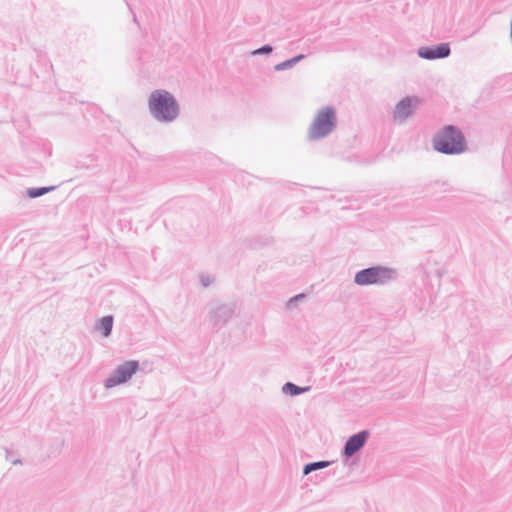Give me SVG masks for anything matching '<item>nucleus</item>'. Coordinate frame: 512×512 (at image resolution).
<instances>
[{"label": "nucleus", "mask_w": 512, "mask_h": 512, "mask_svg": "<svg viewBox=\"0 0 512 512\" xmlns=\"http://www.w3.org/2000/svg\"><path fill=\"white\" fill-rule=\"evenodd\" d=\"M434 151L443 155H460L468 150V143L462 130L453 124L443 126L432 138Z\"/></svg>", "instance_id": "f257e3e1"}, {"label": "nucleus", "mask_w": 512, "mask_h": 512, "mask_svg": "<svg viewBox=\"0 0 512 512\" xmlns=\"http://www.w3.org/2000/svg\"><path fill=\"white\" fill-rule=\"evenodd\" d=\"M148 107L150 114L160 123H171L180 114L177 99L164 89H156L149 95Z\"/></svg>", "instance_id": "f03ea898"}, {"label": "nucleus", "mask_w": 512, "mask_h": 512, "mask_svg": "<svg viewBox=\"0 0 512 512\" xmlns=\"http://www.w3.org/2000/svg\"><path fill=\"white\" fill-rule=\"evenodd\" d=\"M399 277L397 269L373 265L357 271L354 275V283L358 286H385L396 281Z\"/></svg>", "instance_id": "7ed1b4c3"}, {"label": "nucleus", "mask_w": 512, "mask_h": 512, "mask_svg": "<svg viewBox=\"0 0 512 512\" xmlns=\"http://www.w3.org/2000/svg\"><path fill=\"white\" fill-rule=\"evenodd\" d=\"M336 126L337 116L335 108L333 106L322 107L309 127V139H322L332 133Z\"/></svg>", "instance_id": "20e7f679"}, {"label": "nucleus", "mask_w": 512, "mask_h": 512, "mask_svg": "<svg viewBox=\"0 0 512 512\" xmlns=\"http://www.w3.org/2000/svg\"><path fill=\"white\" fill-rule=\"evenodd\" d=\"M139 370V362L137 360H128L119 365L113 373L104 380L106 389L128 382L133 375Z\"/></svg>", "instance_id": "39448f33"}, {"label": "nucleus", "mask_w": 512, "mask_h": 512, "mask_svg": "<svg viewBox=\"0 0 512 512\" xmlns=\"http://www.w3.org/2000/svg\"><path fill=\"white\" fill-rule=\"evenodd\" d=\"M370 436L368 430H361L351 435L345 442L341 454L345 460H348L357 452H359L367 443Z\"/></svg>", "instance_id": "423d86ee"}, {"label": "nucleus", "mask_w": 512, "mask_h": 512, "mask_svg": "<svg viewBox=\"0 0 512 512\" xmlns=\"http://www.w3.org/2000/svg\"><path fill=\"white\" fill-rule=\"evenodd\" d=\"M420 101L416 96H407L401 99L395 106L393 111V118L400 123L406 121L411 117L419 105Z\"/></svg>", "instance_id": "0eeeda50"}, {"label": "nucleus", "mask_w": 512, "mask_h": 512, "mask_svg": "<svg viewBox=\"0 0 512 512\" xmlns=\"http://www.w3.org/2000/svg\"><path fill=\"white\" fill-rule=\"evenodd\" d=\"M417 55L425 60L445 59L451 55L450 44L442 42L430 46H421L417 49Z\"/></svg>", "instance_id": "6e6552de"}, {"label": "nucleus", "mask_w": 512, "mask_h": 512, "mask_svg": "<svg viewBox=\"0 0 512 512\" xmlns=\"http://www.w3.org/2000/svg\"><path fill=\"white\" fill-rule=\"evenodd\" d=\"M233 315L234 306L222 304L209 311L208 319L212 324L213 328L219 330L228 324L229 320L233 317Z\"/></svg>", "instance_id": "1a4fd4ad"}, {"label": "nucleus", "mask_w": 512, "mask_h": 512, "mask_svg": "<svg viewBox=\"0 0 512 512\" xmlns=\"http://www.w3.org/2000/svg\"><path fill=\"white\" fill-rule=\"evenodd\" d=\"M114 318L112 315L103 316L96 324V328L104 337H109L112 333Z\"/></svg>", "instance_id": "9d476101"}, {"label": "nucleus", "mask_w": 512, "mask_h": 512, "mask_svg": "<svg viewBox=\"0 0 512 512\" xmlns=\"http://www.w3.org/2000/svg\"><path fill=\"white\" fill-rule=\"evenodd\" d=\"M426 191L432 196H436L441 193H447L450 191L449 184L447 182L435 181L431 182L426 186Z\"/></svg>", "instance_id": "9b49d317"}, {"label": "nucleus", "mask_w": 512, "mask_h": 512, "mask_svg": "<svg viewBox=\"0 0 512 512\" xmlns=\"http://www.w3.org/2000/svg\"><path fill=\"white\" fill-rule=\"evenodd\" d=\"M310 390V386L301 387L293 382H286L282 386V392L290 396H298Z\"/></svg>", "instance_id": "f8f14e48"}, {"label": "nucleus", "mask_w": 512, "mask_h": 512, "mask_svg": "<svg viewBox=\"0 0 512 512\" xmlns=\"http://www.w3.org/2000/svg\"><path fill=\"white\" fill-rule=\"evenodd\" d=\"M306 57L304 54H298L290 59H287L279 64L274 66L275 71H284L287 69L293 68L297 63L303 60Z\"/></svg>", "instance_id": "ddd939ff"}, {"label": "nucleus", "mask_w": 512, "mask_h": 512, "mask_svg": "<svg viewBox=\"0 0 512 512\" xmlns=\"http://www.w3.org/2000/svg\"><path fill=\"white\" fill-rule=\"evenodd\" d=\"M55 188L56 186L32 187L27 189L26 195L31 199H35L53 191Z\"/></svg>", "instance_id": "4468645a"}, {"label": "nucleus", "mask_w": 512, "mask_h": 512, "mask_svg": "<svg viewBox=\"0 0 512 512\" xmlns=\"http://www.w3.org/2000/svg\"><path fill=\"white\" fill-rule=\"evenodd\" d=\"M330 464H331V462L326 461V460L309 462L304 465L302 473H303V475H308L311 472H314V471H317L320 469H324V468L328 467Z\"/></svg>", "instance_id": "2eb2a0df"}, {"label": "nucleus", "mask_w": 512, "mask_h": 512, "mask_svg": "<svg viewBox=\"0 0 512 512\" xmlns=\"http://www.w3.org/2000/svg\"><path fill=\"white\" fill-rule=\"evenodd\" d=\"M273 51V47L270 44H265L260 48L252 52L253 55H269Z\"/></svg>", "instance_id": "dca6fc26"}, {"label": "nucleus", "mask_w": 512, "mask_h": 512, "mask_svg": "<svg viewBox=\"0 0 512 512\" xmlns=\"http://www.w3.org/2000/svg\"><path fill=\"white\" fill-rule=\"evenodd\" d=\"M306 297V294L304 293H300V294H297V295H294L293 297H291L288 302H287V308L288 309H292L293 307H295L297 305V303L304 299Z\"/></svg>", "instance_id": "f3484780"}, {"label": "nucleus", "mask_w": 512, "mask_h": 512, "mask_svg": "<svg viewBox=\"0 0 512 512\" xmlns=\"http://www.w3.org/2000/svg\"><path fill=\"white\" fill-rule=\"evenodd\" d=\"M214 282V277L211 275H200V283L203 287H208Z\"/></svg>", "instance_id": "a211bd4d"}, {"label": "nucleus", "mask_w": 512, "mask_h": 512, "mask_svg": "<svg viewBox=\"0 0 512 512\" xmlns=\"http://www.w3.org/2000/svg\"><path fill=\"white\" fill-rule=\"evenodd\" d=\"M5 451H6V459L11 461V463L13 465L21 463V460L19 458H17V459L10 458V451L8 449H5Z\"/></svg>", "instance_id": "6ab92c4d"}, {"label": "nucleus", "mask_w": 512, "mask_h": 512, "mask_svg": "<svg viewBox=\"0 0 512 512\" xmlns=\"http://www.w3.org/2000/svg\"><path fill=\"white\" fill-rule=\"evenodd\" d=\"M133 22L137 23L138 24V21H137V18H136V15L133 14Z\"/></svg>", "instance_id": "aec40b11"}]
</instances>
